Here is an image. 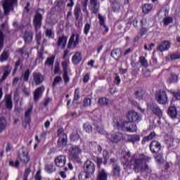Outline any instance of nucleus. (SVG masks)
Segmentation results:
<instances>
[{
	"label": "nucleus",
	"instance_id": "a19ab883",
	"mask_svg": "<svg viewBox=\"0 0 180 180\" xmlns=\"http://www.w3.org/2000/svg\"><path fill=\"white\" fill-rule=\"evenodd\" d=\"M140 63L142 67H148V62L147 61V59L144 58V56H141L140 58Z\"/></svg>",
	"mask_w": 180,
	"mask_h": 180
},
{
	"label": "nucleus",
	"instance_id": "c03bdc74",
	"mask_svg": "<svg viewBox=\"0 0 180 180\" xmlns=\"http://www.w3.org/2000/svg\"><path fill=\"white\" fill-rule=\"evenodd\" d=\"M70 139L72 140V141H77V140L79 139V135H78L77 132L72 133L70 135Z\"/></svg>",
	"mask_w": 180,
	"mask_h": 180
},
{
	"label": "nucleus",
	"instance_id": "8fccbe9b",
	"mask_svg": "<svg viewBox=\"0 0 180 180\" xmlns=\"http://www.w3.org/2000/svg\"><path fill=\"white\" fill-rule=\"evenodd\" d=\"M130 140L132 143H136V141H140V136L132 135L130 136Z\"/></svg>",
	"mask_w": 180,
	"mask_h": 180
},
{
	"label": "nucleus",
	"instance_id": "603ef678",
	"mask_svg": "<svg viewBox=\"0 0 180 180\" xmlns=\"http://www.w3.org/2000/svg\"><path fill=\"white\" fill-rule=\"evenodd\" d=\"M80 13H81V8L79 7V6H77L75 8V15L76 18H79Z\"/></svg>",
	"mask_w": 180,
	"mask_h": 180
},
{
	"label": "nucleus",
	"instance_id": "a18cd8bd",
	"mask_svg": "<svg viewBox=\"0 0 180 180\" xmlns=\"http://www.w3.org/2000/svg\"><path fill=\"white\" fill-rule=\"evenodd\" d=\"M155 160L158 164L164 162V158H162V153H159L155 158Z\"/></svg>",
	"mask_w": 180,
	"mask_h": 180
},
{
	"label": "nucleus",
	"instance_id": "e2e57ef3",
	"mask_svg": "<svg viewBox=\"0 0 180 180\" xmlns=\"http://www.w3.org/2000/svg\"><path fill=\"white\" fill-rule=\"evenodd\" d=\"M35 180H41V172L38 171L35 176Z\"/></svg>",
	"mask_w": 180,
	"mask_h": 180
},
{
	"label": "nucleus",
	"instance_id": "a878e982",
	"mask_svg": "<svg viewBox=\"0 0 180 180\" xmlns=\"http://www.w3.org/2000/svg\"><path fill=\"white\" fill-rule=\"evenodd\" d=\"M58 46H60L62 47V49H64V47L67 46V37L64 36L60 37L58 41Z\"/></svg>",
	"mask_w": 180,
	"mask_h": 180
},
{
	"label": "nucleus",
	"instance_id": "39448f33",
	"mask_svg": "<svg viewBox=\"0 0 180 180\" xmlns=\"http://www.w3.org/2000/svg\"><path fill=\"white\" fill-rule=\"evenodd\" d=\"M41 19H43V18L41 17V14L37 13L35 16L34 17V25L35 27V30L37 32L36 37L37 43H39V40H40V38L41 37V34L40 33V32H37V30H39V29H40L41 26Z\"/></svg>",
	"mask_w": 180,
	"mask_h": 180
},
{
	"label": "nucleus",
	"instance_id": "f03ea898",
	"mask_svg": "<svg viewBox=\"0 0 180 180\" xmlns=\"http://www.w3.org/2000/svg\"><path fill=\"white\" fill-rule=\"evenodd\" d=\"M112 126L115 129H118V130L129 131L130 133H133V131H136V130H137L136 124L129 122H124L123 121V119L119 117L114 118Z\"/></svg>",
	"mask_w": 180,
	"mask_h": 180
},
{
	"label": "nucleus",
	"instance_id": "393cba45",
	"mask_svg": "<svg viewBox=\"0 0 180 180\" xmlns=\"http://www.w3.org/2000/svg\"><path fill=\"white\" fill-rule=\"evenodd\" d=\"M13 104H12V97L11 96V95H6V108H7V109H12L13 108Z\"/></svg>",
	"mask_w": 180,
	"mask_h": 180
},
{
	"label": "nucleus",
	"instance_id": "58836bf2",
	"mask_svg": "<svg viewBox=\"0 0 180 180\" xmlns=\"http://www.w3.org/2000/svg\"><path fill=\"white\" fill-rule=\"evenodd\" d=\"M155 137V133L152 132L149 136L145 137L142 141V143L144 144L146 141H148V140H153Z\"/></svg>",
	"mask_w": 180,
	"mask_h": 180
},
{
	"label": "nucleus",
	"instance_id": "1a4fd4ad",
	"mask_svg": "<svg viewBox=\"0 0 180 180\" xmlns=\"http://www.w3.org/2000/svg\"><path fill=\"white\" fill-rule=\"evenodd\" d=\"M63 129H59L58 130V136L59 139L58 141V144L59 147H65L67 146V134L63 133Z\"/></svg>",
	"mask_w": 180,
	"mask_h": 180
},
{
	"label": "nucleus",
	"instance_id": "9b49d317",
	"mask_svg": "<svg viewBox=\"0 0 180 180\" xmlns=\"http://www.w3.org/2000/svg\"><path fill=\"white\" fill-rule=\"evenodd\" d=\"M127 117L129 122H140L141 117L139 115L137 112L131 110L128 112Z\"/></svg>",
	"mask_w": 180,
	"mask_h": 180
},
{
	"label": "nucleus",
	"instance_id": "2f4dec72",
	"mask_svg": "<svg viewBox=\"0 0 180 180\" xmlns=\"http://www.w3.org/2000/svg\"><path fill=\"white\" fill-rule=\"evenodd\" d=\"M32 39L33 34H32V32H25L24 36V39L25 42L29 43L30 41H32Z\"/></svg>",
	"mask_w": 180,
	"mask_h": 180
},
{
	"label": "nucleus",
	"instance_id": "bf43d9fd",
	"mask_svg": "<svg viewBox=\"0 0 180 180\" xmlns=\"http://www.w3.org/2000/svg\"><path fill=\"white\" fill-rule=\"evenodd\" d=\"M166 143L169 146H172L174 144V138L169 137L167 139H166Z\"/></svg>",
	"mask_w": 180,
	"mask_h": 180
},
{
	"label": "nucleus",
	"instance_id": "f257e3e1",
	"mask_svg": "<svg viewBox=\"0 0 180 180\" xmlns=\"http://www.w3.org/2000/svg\"><path fill=\"white\" fill-rule=\"evenodd\" d=\"M124 161V168L129 171V169H134V172L139 174V172H146L150 174L151 169L148 168L147 162L151 160V157L146 156L144 154L139 155H134L130 156V152L129 150H123L121 153Z\"/></svg>",
	"mask_w": 180,
	"mask_h": 180
},
{
	"label": "nucleus",
	"instance_id": "a211bd4d",
	"mask_svg": "<svg viewBox=\"0 0 180 180\" xmlns=\"http://www.w3.org/2000/svg\"><path fill=\"white\" fill-rule=\"evenodd\" d=\"M44 92V87L41 86L34 91V101H39L40 98V96H41V94Z\"/></svg>",
	"mask_w": 180,
	"mask_h": 180
},
{
	"label": "nucleus",
	"instance_id": "4468645a",
	"mask_svg": "<svg viewBox=\"0 0 180 180\" xmlns=\"http://www.w3.org/2000/svg\"><path fill=\"white\" fill-rule=\"evenodd\" d=\"M150 148L151 153H160V150H161V143L157 141H153L150 145Z\"/></svg>",
	"mask_w": 180,
	"mask_h": 180
},
{
	"label": "nucleus",
	"instance_id": "7c9ffc66",
	"mask_svg": "<svg viewBox=\"0 0 180 180\" xmlns=\"http://www.w3.org/2000/svg\"><path fill=\"white\" fill-rule=\"evenodd\" d=\"M6 129V120L5 118H0V133Z\"/></svg>",
	"mask_w": 180,
	"mask_h": 180
},
{
	"label": "nucleus",
	"instance_id": "4c0bfd02",
	"mask_svg": "<svg viewBox=\"0 0 180 180\" xmlns=\"http://www.w3.org/2000/svg\"><path fill=\"white\" fill-rule=\"evenodd\" d=\"M98 103L101 106H103L105 105H108V103H109V99H108L106 98H101L98 99Z\"/></svg>",
	"mask_w": 180,
	"mask_h": 180
},
{
	"label": "nucleus",
	"instance_id": "37998d69",
	"mask_svg": "<svg viewBox=\"0 0 180 180\" xmlns=\"http://www.w3.org/2000/svg\"><path fill=\"white\" fill-rule=\"evenodd\" d=\"M103 155L104 158V165H106V164H108V160H109V153H108L107 150H103Z\"/></svg>",
	"mask_w": 180,
	"mask_h": 180
},
{
	"label": "nucleus",
	"instance_id": "c756f323",
	"mask_svg": "<svg viewBox=\"0 0 180 180\" xmlns=\"http://www.w3.org/2000/svg\"><path fill=\"white\" fill-rule=\"evenodd\" d=\"M111 56L112 57H113V58L117 60L118 58H120V56H122V52L120 51V49H115L112 51Z\"/></svg>",
	"mask_w": 180,
	"mask_h": 180
},
{
	"label": "nucleus",
	"instance_id": "6ab92c4d",
	"mask_svg": "<svg viewBox=\"0 0 180 180\" xmlns=\"http://www.w3.org/2000/svg\"><path fill=\"white\" fill-rule=\"evenodd\" d=\"M91 9L93 13H98V11H99V3H98V0H91L90 1Z\"/></svg>",
	"mask_w": 180,
	"mask_h": 180
},
{
	"label": "nucleus",
	"instance_id": "4be33fe9",
	"mask_svg": "<svg viewBox=\"0 0 180 180\" xmlns=\"http://www.w3.org/2000/svg\"><path fill=\"white\" fill-rule=\"evenodd\" d=\"M19 158L22 162L27 164V162H29V155L27 151H23L22 154L19 155Z\"/></svg>",
	"mask_w": 180,
	"mask_h": 180
},
{
	"label": "nucleus",
	"instance_id": "9d476101",
	"mask_svg": "<svg viewBox=\"0 0 180 180\" xmlns=\"http://www.w3.org/2000/svg\"><path fill=\"white\" fill-rule=\"evenodd\" d=\"M156 100L160 105H165L168 102V98H167V94L165 91H159L155 96Z\"/></svg>",
	"mask_w": 180,
	"mask_h": 180
},
{
	"label": "nucleus",
	"instance_id": "0e129e2a",
	"mask_svg": "<svg viewBox=\"0 0 180 180\" xmlns=\"http://www.w3.org/2000/svg\"><path fill=\"white\" fill-rule=\"evenodd\" d=\"M174 97L176 98V101H180V92L177 91L174 94Z\"/></svg>",
	"mask_w": 180,
	"mask_h": 180
},
{
	"label": "nucleus",
	"instance_id": "473e14b6",
	"mask_svg": "<svg viewBox=\"0 0 180 180\" xmlns=\"http://www.w3.org/2000/svg\"><path fill=\"white\" fill-rule=\"evenodd\" d=\"M45 171L49 174H51L52 172H54V171H56V168H54V165L50 164L45 166Z\"/></svg>",
	"mask_w": 180,
	"mask_h": 180
},
{
	"label": "nucleus",
	"instance_id": "09e8293b",
	"mask_svg": "<svg viewBox=\"0 0 180 180\" xmlns=\"http://www.w3.org/2000/svg\"><path fill=\"white\" fill-rule=\"evenodd\" d=\"M4 49V34H2V31L0 30V51Z\"/></svg>",
	"mask_w": 180,
	"mask_h": 180
},
{
	"label": "nucleus",
	"instance_id": "f3484780",
	"mask_svg": "<svg viewBox=\"0 0 180 180\" xmlns=\"http://www.w3.org/2000/svg\"><path fill=\"white\" fill-rule=\"evenodd\" d=\"M34 81L36 85H40L43 81H44V77L39 72L34 73Z\"/></svg>",
	"mask_w": 180,
	"mask_h": 180
},
{
	"label": "nucleus",
	"instance_id": "e433bc0d",
	"mask_svg": "<svg viewBox=\"0 0 180 180\" xmlns=\"http://www.w3.org/2000/svg\"><path fill=\"white\" fill-rule=\"evenodd\" d=\"M83 127L86 133H92V126L89 123L84 124Z\"/></svg>",
	"mask_w": 180,
	"mask_h": 180
},
{
	"label": "nucleus",
	"instance_id": "20e7f679",
	"mask_svg": "<svg viewBox=\"0 0 180 180\" xmlns=\"http://www.w3.org/2000/svg\"><path fill=\"white\" fill-rule=\"evenodd\" d=\"M64 61L62 63V66L63 68V79L65 82H68L70 81V77H68V72L67 71V68L68 65L70 64V57H68V51H65L63 56Z\"/></svg>",
	"mask_w": 180,
	"mask_h": 180
},
{
	"label": "nucleus",
	"instance_id": "4d7b16f0",
	"mask_svg": "<svg viewBox=\"0 0 180 180\" xmlns=\"http://www.w3.org/2000/svg\"><path fill=\"white\" fill-rule=\"evenodd\" d=\"M98 19L100 20V25L105 26V18H103L101 14H98Z\"/></svg>",
	"mask_w": 180,
	"mask_h": 180
},
{
	"label": "nucleus",
	"instance_id": "423d86ee",
	"mask_svg": "<svg viewBox=\"0 0 180 180\" xmlns=\"http://www.w3.org/2000/svg\"><path fill=\"white\" fill-rule=\"evenodd\" d=\"M70 157L71 160H75V161L79 162V154L82 153V150L79 146H72L69 148Z\"/></svg>",
	"mask_w": 180,
	"mask_h": 180
},
{
	"label": "nucleus",
	"instance_id": "052dcab7",
	"mask_svg": "<svg viewBox=\"0 0 180 180\" xmlns=\"http://www.w3.org/2000/svg\"><path fill=\"white\" fill-rule=\"evenodd\" d=\"M79 98V89H76L75 91V101Z\"/></svg>",
	"mask_w": 180,
	"mask_h": 180
},
{
	"label": "nucleus",
	"instance_id": "3c124183",
	"mask_svg": "<svg viewBox=\"0 0 180 180\" xmlns=\"http://www.w3.org/2000/svg\"><path fill=\"white\" fill-rule=\"evenodd\" d=\"M170 58L172 60H178L180 58V53H174L170 55Z\"/></svg>",
	"mask_w": 180,
	"mask_h": 180
},
{
	"label": "nucleus",
	"instance_id": "bb28decb",
	"mask_svg": "<svg viewBox=\"0 0 180 180\" xmlns=\"http://www.w3.org/2000/svg\"><path fill=\"white\" fill-rule=\"evenodd\" d=\"M112 172L115 176L120 175V167L117 164L114 163L112 165Z\"/></svg>",
	"mask_w": 180,
	"mask_h": 180
},
{
	"label": "nucleus",
	"instance_id": "de8ad7c7",
	"mask_svg": "<svg viewBox=\"0 0 180 180\" xmlns=\"http://www.w3.org/2000/svg\"><path fill=\"white\" fill-rule=\"evenodd\" d=\"M62 80H63V78L60 76H58L55 77L53 83V86H56V85H58V84H60V82H61Z\"/></svg>",
	"mask_w": 180,
	"mask_h": 180
},
{
	"label": "nucleus",
	"instance_id": "412c9836",
	"mask_svg": "<svg viewBox=\"0 0 180 180\" xmlns=\"http://www.w3.org/2000/svg\"><path fill=\"white\" fill-rule=\"evenodd\" d=\"M168 115L172 117V119H175L176 115H178V111L176 110V107L172 106L168 110Z\"/></svg>",
	"mask_w": 180,
	"mask_h": 180
},
{
	"label": "nucleus",
	"instance_id": "b1692460",
	"mask_svg": "<svg viewBox=\"0 0 180 180\" xmlns=\"http://www.w3.org/2000/svg\"><path fill=\"white\" fill-rule=\"evenodd\" d=\"M81 60H82V57L81 56V53L76 52L72 57V61L73 64H79V63H81Z\"/></svg>",
	"mask_w": 180,
	"mask_h": 180
},
{
	"label": "nucleus",
	"instance_id": "6e6552de",
	"mask_svg": "<svg viewBox=\"0 0 180 180\" xmlns=\"http://www.w3.org/2000/svg\"><path fill=\"white\" fill-rule=\"evenodd\" d=\"M106 138L108 141H111V143H119V141L123 139V134L120 132L112 131L110 134L106 135Z\"/></svg>",
	"mask_w": 180,
	"mask_h": 180
},
{
	"label": "nucleus",
	"instance_id": "ea45409f",
	"mask_svg": "<svg viewBox=\"0 0 180 180\" xmlns=\"http://www.w3.org/2000/svg\"><path fill=\"white\" fill-rule=\"evenodd\" d=\"M30 113H32V108H28L25 112L26 123H29V122H30Z\"/></svg>",
	"mask_w": 180,
	"mask_h": 180
},
{
	"label": "nucleus",
	"instance_id": "5fc2aeb1",
	"mask_svg": "<svg viewBox=\"0 0 180 180\" xmlns=\"http://www.w3.org/2000/svg\"><path fill=\"white\" fill-rule=\"evenodd\" d=\"M91 98H85L84 101V106L85 108L91 106Z\"/></svg>",
	"mask_w": 180,
	"mask_h": 180
},
{
	"label": "nucleus",
	"instance_id": "49530a36",
	"mask_svg": "<svg viewBox=\"0 0 180 180\" xmlns=\"http://www.w3.org/2000/svg\"><path fill=\"white\" fill-rule=\"evenodd\" d=\"M163 22H164V24L165 25V26H168V25H169V23H172V18L165 17L163 19Z\"/></svg>",
	"mask_w": 180,
	"mask_h": 180
},
{
	"label": "nucleus",
	"instance_id": "aec40b11",
	"mask_svg": "<svg viewBox=\"0 0 180 180\" xmlns=\"http://www.w3.org/2000/svg\"><path fill=\"white\" fill-rule=\"evenodd\" d=\"M97 180H108V172L104 169L98 171Z\"/></svg>",
	"mask_w": 180,
	"mask_h": 180
},
{
	"label": "nucleus",
	"instance_id": "0eeeda50",
	"mask_svg": "<svg viewBox=\"0 0 180 180\" xmlns=\"http://www.w3.org/2000/svg\"><path fill=\"white\" fill-rule=\"evenodd\" d=\"M18 4V0H5L3 2V8L5 15H8L11 11H13V5Z\"/></svg>",
	"mask_w": 180,
	"mask_h": 180
},
{
	"label": "nucleus",
	"instance_id": "13d9d810",
	"mask_svg": "<svg viewBox=\"0 0 180 180\" xmlns=\"http://www.w3.org/2000/svg\"><path fill=\"white\" fill-rule=\"evenodd\" d=\"M29 75H30V72L29 70H26L24 73V75H22L23 77V79L25 81H27L29 79Z\"/></svg>",
	"mask_w": 180,
	"mask_h": 180
},
{
	"label": "nucleus",
	"instance_id": "69168bd1",
	"mask_svg": "<svg viewBox=\"0 0 180 180\" xmlns=\"http://www.w3.org/2000/svg\"><path fill=\"white\" fill-rule=\"evenodd\" d=\"M75 4V3L74 2V0H69V2L68 3V8H72V6H74Z\"/></svg>",
	"mask_w": 180,
	"mask_h": 180
},
{
	"label": "nucleus",
	"instance_id": "c9c22d12",
	"mask_svg": "<svg viewBox=\"0 0 180 180\" xmlns=\"http://www.w3.org/2000/svg\"><path fill=\"white\" fill-rule=\"evenodd\" d=\"M167 81L169 84L176 82L178 81V75H171Z\"/></svg>",
	"mask_w": 180,
	"mask_h": 180
},
{
	"label": "nucleus",
	"instance_id": "2eb2a0df",
	"mask_svg": "<svg viewBox=\"0 0 180 180\" xmlns=\"http://www.w3.org/2000/svg\"><path fill=\"white\" fill-rule=\"evenodd\" d=\"M171 49V42L169 41H162L158 48V50L160 51H167V50H169Z\"/></svg>",
	"mask_w": 180,
	"mask_h": 180
},
{
	"label": "nucleus",
	"instance_id": "f704fd0d",
	"mask_svg": "<svg viewBox=\"0 0 180 180\" xmlns=\"http://www.w3.org/2000/svg\"><path fill=\"white\" fill-rule=\"evenodd\" d=\"M95 126L97 131H98V133H101L102 134H103L105 131L103 130V126H102L101 121H99L97 124H96Z\"/></svg>",
	"mask_w": 180,
	"mask_h": 180
},
{
	"label": "nucleus",
	"instance_id": "f8f14e48",
	"mask_svg": "<svg viewBox=\"0 0 180 180\" xmlns=\"http://www.w3.org/2000/svg\"><path fill=\"white\" fill-rule=\"evenodd\" d=\"M78 43H79V35L73 34L69 40L68 47L72 49V47H76Z\"/></svg>",
	"mask_w": 180,
	"mask_h": 180
},
{
	"label": "nucleus",
	"instance_id": "ddd939ff",
	"mask_svg": "<svg viewBox=\"0 0 180 180\" xmlns=\"http://www.w3.org/2000/svg\"><path fill=\"white\" fill-rule=\"evenodd\" d=\"M65 162H67V158L65 155L58 156L55 159V164L56 167H59L60 168L64 167V165H65Z\"/></svg>",
	"mask_w": 180,
	"mask_h": 180
},
{
	"label": "nucleus",
	"instance_id": "79ce46f5",
	"mask_svg": "<svg viewBox=\"0 0 180 180\" xmlns=\"http://www.w3.org/2000/svg\"><path fill=\"white\" fill-rule=\"evenodd\" d=\"M54 59H55L54 56L48 58L46 59V61L45 62V65H49V66L53 65V64H54Z\"/></svg>",
	"mask_w": 180,
	"mask_h": 180
},
{
	"label": "nucleus",
	"instance_id": "cd10ccee",
	"mask_svg": "<svg viewBox=\"0 0 180 180\" xmlns=\"http://www.w3.org/2000/svg\"><path fill=\"white\" fill-rule=\"evenodd\" d=\"M142 11L143 13H148L149 12H151V11H153V4H144L142 7Z\"/></svg>",
	"mask_w": 180,
	"mask_h": 180
},
{
	"label": "nucleus",
	"instance_id": "dca6fc26",
	"mask_svg": "<svg viewBox=\"0 0 180 180\" xmlns=\"http://www.w3.org/2000/svg\"><path fill=\"white\" fill-rule=\"evenodd\" d=\"M148 110H152L155 113V115H157L158 116H162V111L160 108H158V105L155 104H152L148 106Z\"/></svg>",
	"mask_w": 180,
	"mask_h": 180
},
{
	"label": "nucleus",
	"instance_id": "5701e85b",
	"mask_svg": "<svg viewBox=\"0 0 180 180\" xmlns=\"http://www.w3.org/2000/svg\"><path fill=\"white\" fill-rule=\"evenodd\" d=\"M4 72L1 79V81H4V79H6V78L8 77V75L11 74V71H12V68H11V66L9 65H7L4 67Z\"/></svg>",
	"mask_w": 180,
	"mask_h": 180
},
{
	"label": "nucleus",
	"instance_id": "774afa93",
	"mask_svg": "<svg viewBox=\"0 0 180 180\" xmlns=\"http://www.w3.org/2000/svg\"><path fill=\"white\" fill-rule=\"evenodd\" d=\"M10 165L11 167H13V165H14V167H19V161H15V163H13V162H10Z\"/></svg>",
	"mask_w": 180,
	"mask_h": 180
},
{
	"label": "nucleus",
	"instance_id": "7ed1b4c3",
	"mask_svg": "<svg viewBox=\"0 0 180 180\" xmlns=\"http://www.w3.org/2000/svg\"><path fill=\"white\" fill-rule=\"evenodd\" d=\"M84 171L86 174L83 179H88L91 178L94 173L95 172V164L90 160H87L84 165Z\"/></svg>",
	"mask_w": 180,
	"mask_h": 180
},
{
	"label": "nucleus",
	"instance_id": "338daca9",
	"mask_svg": "<svg viewBox=\"0 0 180 180\" xmlns=\"http://www.w3.org/2000/svg\"><path fill=\"white\" fill-rule=\"evenodd\" d=\"M120 77H119V75H117L115 78V84H116V85H119V84H120Z\"/></svg>",
	"mask_w": 180,
	"mask_h": 180
},
{
	"label": "nucleus",
	"instance_id": "680f3d73",
	"mask_svg": "<svg viewBox=\"0 0 180 180\" xmlns=\"http://www.w3.org/2000/svg\"><path fill=\"white\" fill-rule=\"evenodd\" d=\"M89 81V74L86 73L84 75V78H83V82L86 84Z\"/></svg>",
	"mask_w": 180,
	"mask_h": 180
},
{
	"label": "nucleus",
	"instance_id": "72a5a7b5",
	"mask_svg": "<svg viewBox=\"0 0 180 180\" xmlns=\"http://www.w3.org/2000/svg\"><path fill=\"white\" fill-rule=\"evenodd\" d=\"M8 57H9V53L4 51L0 56V62L4 63V61H6V60H8Z\"/></svg>",
	"mask_w": 180,
	"mask_h": 180
},
{
	"label": "nucleus",
	"instance_id": "c85d7f7f",
	"mask_svg": "<svg viewBox=\"0 0 180 180\" xmlns=\"http://www.w3.org/2000/svg\"><path fill=\"white\" fill-rule=\"evenodd\" d=\"M136 97L139 100V101H147L146 98V94H143V91L139 90L138 91L135 92Z\"/></svg>",
	"mask_w": 180,
	"mask_h": 180
},
{
	"label": "nucleus",
	"instance_id": "6e6d98bb",
	"mask_svg": "<svg viewBox=\"0 0 180 180\" xmlns=\"http://www.w3.org/2000/svg\"><path fill=\"white\" fill-rule=\"evenodd\" d=\"M91 29V25L87 23L84 26V34H88L89 33V30Z\"/></svg>",
	"mask_w": 180,
	"mask_h": 180
},
{
	"label": "nucleus",
	"instance_id": "864d4df0",
	"mask_svg": "<svg viewBox=\"0 0 180 180\" xmlns=\"http://www.w3.org/2000/svg\"><path fill=\"white\" fill-rule=\"evenodd\" d=\"M46 35L47 36V37L53 39V37H54V32H53L51 30H46Z\"/></svg>",
	"mask_w": 180,
	"mask_h": 180
}]
</instances>
